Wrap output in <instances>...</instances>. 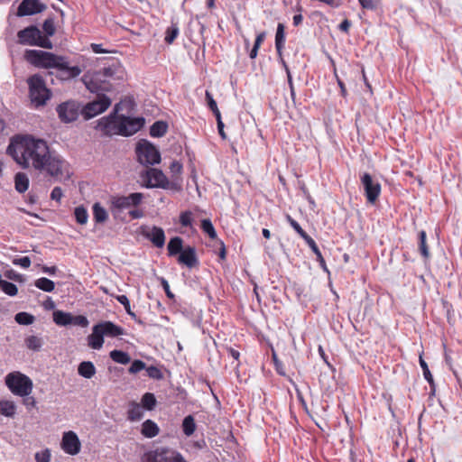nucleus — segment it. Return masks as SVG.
Here are the masks:
<instances>
[{
  "label": "nucleus",
  "mask_w": 462,
  "mask_h": 462,
  "mask_svg": "<svg viewBox=\"0 0 462 462\" xmlns=\"http://www.w3.org/2000/svg\"><path fill=\"white\" fill-rule=\"evenodd\" d=\"M7 153L23 169L30 167L58 178L63 174L65 162L50 151L46 141L31 135H16Z\"/></svg>",
  "instance_id": "nucleus-1"
},
{
  "label": "nucleus",
  "mask_w": 462,
  "mask_h": 462,
  "mask_svg": "<svg viewBox=\"0 0 462 462\" xmlns=\"http://www.w3.org/2000/svg\"><path fill=\"white\" fill-rule=\"evenodd\" d=\"M24 59L32 66L40 69H55L57 78L60 80H70L79 77L82 69L79 66H69L66 56L40 50H26Z\"/></svg>",
  "instance_id": "nucleus-2"
},
{
  "label": "nucleus",
  "mask_w": 462,
  "mask_h": 462,
  "mask_svg": "<svg viewBox=\"0 0 462 462\" xmlns=\"http://www.w3.org/2000/svg\"><path fill=\"white\" fill-rule=\"evenodd\" d=\"M120 103L116 104L113 111L97 121L96 130L105 136H131L144 125L143 117H130L119 115Z\"/></svg>",
  "instance_id": "nucleus-3"
},
{
  "label": "nucleus",
  "mask_w": 462,
  "mask_h": 462,
  "mask_svg": "<svg viewBox=\"0 0 462 462\" xmlns=\"http://www.w3.org/2000/svg\"><path fill=\"white\" fill-rule=\"evenodd\" d=\"M116 72L113 67L104 68L98 71H88L82 77L86 88L92 93L104 94L113 89L111 79Z\"/></svg>",
  "instance_id": "nucleus-4"
},
{
  "label": "nucleus",
  "mask_w": 462,
  "mask_h": 462,
  "mask_svg": "<svg viewBox=\"0 0 462 462\" xmlns=\"http://www.w3.org/2000/svg\"><path fill=\"white\" fill-rule=\"evenodd\" d=\"M26 83L32 106L38 109L46 106L52 97V92L47 87L44 78L40 74H33L27 79Z\"/></svg>",
  "instance_id": "nucleus-5"
},
{
  "label": "nucleus",
  "mask_w": 462,
  "mask_h": 462,
  "mask_svg": "<svg viewBox=\"0 0 462 462\" xmlns=\"http://www.w3.org/2000/svg\"><path fill=\"white\" fill-rule=\"evenodd\" d=\"M143 199V194L141 192L131 193L127 196L114 195L109 199V210L114 218H117L125 210L140 206Z\"/></svg>",
  "instance_id": "nucleus-6"
},
{
  "label": "nucleus",
  "mask_w": 462,
  "mask_h": 462,
  "mask_svg": "<svg viewBox=\"0 0 462 462\" xmlns=\"http://www.w3.org/2000/svg\"><path fill=\"white\" fill-rule=\"evenodd\" d=\"M18 43L22 45L38 46L44 49H52L51 41L43 36L35 25H30L17 32Z\"/></svg>",
  "instance_id": "nucleus-7"
},
{
  "label": "nucleus",
  "mask_w": 462,
  "mask_h": 462,
  "mask_svg": "<svg viewBox=\"0 0 462 462\" xmlns=\"http://www.w3.org/2000/svg\"><path fill=\"white\" fill-rule=\"evenodd\" d=\"M5 382L8 389L17 396L30 395L33 388L30 377L19 371L9 373L5 376Z\"/></svg>",
  "instance_id": "nucleus-8"
},
{
  "label": "nucleus",
  "mask_w": 462,
  "mask_h": 462,
  "mask_svg": "<svg viewBox=\"0 0 462 462\" xmlns=\"http://www.w3.org/2000/svg\"><path fill=\"white\" fill-rule=\"evenodd\" d=\"M143 462H187L184 457L176 449L168 447H157L145 452L142 457Z\"/></svg>",
  "instance_id": "nucleus-9"
},
{
  "label": "nucleus",
  "mask_w": 462,
  "mask_h": 462,
  "mask_svg": "<svg viewBox=\"0 0 462 462\" xmlns=\"http://www.w3.org/2000/svg\"><path fill=\"white\" fill-rule=\"evenodd\" d=\"M143 186L148 189L161 188L180 190V187L176 184H170L168 178L162 171L155 168H149L141 174Z\"/></svg>",
  "instance_id": "nucleus-10"
},
{
  "label": "nucleus",
  "mask_w": 462,
  "mask_h": 462,
  "mask_svg": "<svg viewBox=\"0 0 462 462\" xmlns=\"http://www.w3.org/2000/svg\"><path fill=\"white\" fill-rule=\"evenodd\" d=\"M136 155L138 162L143 165H153L161 161L160 152L146 140H142L137 143Z\"/></svg>",
  "instance_id": "nucleus-11"
},
{
  "label": "nucleus",
  "mask_w": 462,
  "mask_h": 462,
  "mask_svg": "<svg viewBox=\"0 0 462 462\" xmlns=\"http://www.w3.org/2000/svg\"><path fill=\"white\" fill-rule=\"evenodd\" d=\"M97 98L81 106V114L86 120L105 112L111 106V99L105 94H97Z\"/></svg>",
  "instance_id": "nucleus-12"
},
{
  "label": "nucleus",
  "mask_w": 462,
  "mask_h": 462,
  "mask_svg": "<svg viewBox=\"0 0 462 462\" xmlns=\"http://www.w3.org/2000/svg\"><path fill=\"white\" fill-rule=\"evenodd\" d=\"M56 112L60 122L69 124L79 118L81 114V105L75 100H67L57 106Z\"/></svg>",
  "instance_id": "nucleus-13"
},
{
  "label": "nucleus",
  "mask_w": 462,
  "mask_h": 462,
  "mask_svg": "<svg viewBox=\"0 0 462 462\" xmlns=\"http://www.w3.org/2000/svg\"><path fill=\"white\" fill-rule=\"evenodd\" d=\"M361 183L365 189V196L366 200L370 204H374L381 194V184L378 181H374L371 174L365 172L361 176Z\"/></svg>",
  "instance_id": "nucleus-14"
},
{
  "label": "nucleus",
  "mask_w": 462,
  "mask_h": 462,
  "mask_svg": "<svg viewBox=\"0 0 462 462\" xmlns=\"http://www.w3.org/2000/svg\"><path fill=\"white\" fill-rule=\"evenodd\" d=\"M140 230L141 235L151 241L154 246L158 248L163 247L165 244V234L162 227L156 226H142Z\"/></svg>",
  "instance_id": "nucleus-15"
},
{
  "label": "nucleus",
  "mask_w": 462,
  "mask_h": 462,
  "mask_svg": "<svg viewBox=\"0 0 462 462\" xmlns=\"http://www.w3.org/2000/svg\"><path fill=\"white\" fill-rule=\"evenodd\" d=\"M60 447L66 454L75 456L80 452L81 443L78 435L69 430L63 433Z\"/></svg>",
  "instance_id": "nucleus-16"
},
{
  "label": "nucleus",
  "mask_w": 462,
  "mask_h": 462,
  "mask_svg": "<svg viewBox=\"0 0 462 462\" xmlns=\"http://www.w3.org/2000/svg\"><path fill=\"white\" fill-rule=\"evenodd\" d=\"M46 8V5L39 0H23L18 6L17 15L27 16L42 13Z\"/></svg>",
  "instance_id": "nucleus-17"
},
{
  "label": "nucleus",
  "mask_w": 462,
  "mask_h": 462,
  "mask_svg": "<svg viewBox=\"0 0 462 462\" xmlns=\"http://www.w3.org/2000/svg\"><path fill=\"white\" fill-rule=\"evenodd\" d=\"M178 263L188 268H194L199 264L195 247L187 246L178 256Z\"/></svg>",
  "instance_id": "nucleus-18"
},
{
  "label": "nucleus",
  "mask_w": 462,
  "mask_h": 462,
  "mask_svg": "<svg viewBox=\"0 0 462 462\" xmlns=\"http://www.w3.org/2000/svg\"><path fill=\"white\" fill-rule=\"evenodd\" d=\"M97 326L101 329L104 337H116L125 334L124 328L112 321H102Z\"/></svg>",
  "instance_id": "nucleus-19"
},
{
  "label": "nucleus",
  "mask_w": 462,
  "mask_h": 462,
  "mask_svg": "<svg viewBox=\"0 0 462 462\" xmlns=\"http://www.w3.org/2000/svg\"><path fill=\"white\" fill-rule=\"evenodd\" d=\"M285 26L283 23H278L277 30L275 33V49L277 51V54L284 65L285 68H287V65L282 58V52L285 46Z\"/></svg>",
  "instance_id": "nucleus-20"
},
{
  "label": "nucleus",
  "mask_w": 462,
  "mask_h": 462,
  "mask_svg": "<svg viewBox=\"0 0 462 462\" xmlns=\"http://www.w3.org/2000/svg\"><path fill=\"white\" fill-rule=\"evenodd\" d=\"M88 345L92 349L97 350L104 345V336L97 325L92 328V333L88 337Z\"/></svg>",
  "instance_id": "nucleus-21"
},
{
  "label": "nucleus",
  "mask_w": 462,
  "mask_h": 462,
  "mask_svg": "<svg viewBox=\"0 0 462 462\" xmlns=\"http://www.w3.org/2000/svg\"><path fill=\"white\" fill-rule=\"evenodd\" d=\"M159 432H160V429H159L158 425L153 420H146L145 421L143 422L141 433L145 438H149V439L154 438L159 434Z\"/></svg>",
  "instance_id": "nucleus-22"
},
{
  "label": "nucleus",
  "mask_w": 462,
  "mask_h": 462,
  "mask_svg": "<svg viewBox=\"0 0 462 462\" xmlns=\"http://www.w3.org/2000/svg\"><path fill=\"white\" fill-rule=\"evenodd\" d=\"M183 240L180 236H175L170 239L167 250L169 256H175L177 254H180V252L183 251Z\"/></svg>",
  "instance_id": "nucleus-23"
},
{
  "label": "nucleus",
  "mask_w": 462,
  "mask_h": 462,
  "mask_svg": "<svg viewBox=\"0 0 462 462\" xmlns=\"http://www.w3.org/2000/svg\"><path fill=\"white\" fill-rule=\"evenodd\" d=\"M78 373L84 378L90 379L96 374V367L90 361L81 362L78 367Z\"/></svg>",
  "instance_id": "nucleus-24"
},
{
  "label": "nucleus",
  "mask_w": 462,
  "mask_h": 462,
  "mask_svg": "<svg viewBox=\"0 0 462 462\" xmlns=\"http://www.w3.org/2000/svg\"><path fill=\"white\" fill-rule=\"evenodd\" d=\"M143 417L142 406L137 402H131L127 411V419L130 421H138Z\"/></svg>",
  "instance_id": "nucleus-25"
},
{
  "label": "nucleus",
  "mask_w": 462,
  "mask_h": 462,
  "mask_svg": "<svg viewBox=\"0 0 462 462\" xmlns=\"http://www.w3.org/2000/svg\"><path fill=\"white\" fill-rule=\"evenodd\" d=\"M93 218L96 223L102 224L108 218L107 211L99 202H96L92 207Z\"/></svg>",
  "instance_id": "nucleus-26"
},
{
  "label": "nucleus",
  "mask_w": 462,
  "mask_h": 462,
  "mask_svg": "<svg viewBox=\"0 0 462 462\" xmlns=\"http://www.w3.org/2000/svg\"><path fill=\"white\" fill-rule=\"evenodd\" d=\"M14 187L19 193L25 192L29 188V179L24 172H17L14 176Z\"/></svg>",
  "instance_id": "nucleus-27"
},
{
  "label": "nucleus",
  "mask_w": 462,
  "mask_h": 462,
  "mask_svg": "<svg viewBox=\"0 0 462 462\" xmlns=\"http://www.w3.org/2000/svg\"><path fill=\"white\" fill-rule=\"evenodd\" d=\"M24 345L29 350L38 352L43 346V339L41 337L31 335L24 338Z\"/></svg>",
  "instance_id": "nucleus-28"
},
{
  "label": "nucleus",
  "mask_w": 462,
  "mask_h": 462,
  "mask_svg": "<svg viewBox=\"0 0 462 462\" xmlns=\"http://www.w3.org/2000/svg\"><path fill=\"white\" fill-rule=\"evenodd\" d=\"M53 321L58 326L71 325L72 314L62 310H55L52 314Z\"/></svg>",
  "instance_id": "nucleus-29"
},
{
  "label": "nucleus",
  "mask_w": 462,
  "mask_h": 462,
  "mask_svg": "<svg viewBox=\"0 0 462 462\" xmlns=\"http://www.w3.org/2000/svg\"><path fill=\"white\" fill-rule=\"evenodd\" d=\"M168 130V125L164 121H156L150 127V135L152 137H162Z\"/></svg>",
  "instance_id": "nucleus-30"
},
{
  "label": "nucleus",
  "mask_w": 462,
  "mask_h": 462,
  "mask_svg": "<svg viewBox=\"0 0 462 462\" xmlns=\"http://www.w3.org/2000/svg\"><path fill=\"white\" fill-rule=\"evenodd\" d=\"M16 406L13 401H0V413L5 417L13 418L15 414Z\"/></svg>",
  "instance_id": "nucleus-31"
},
{
  "label": "nucleus",
  "mask_w": 462,
  "mask_h": 462,
  "mask_svg": "<svg viewBox=\"0 0 462 462\" xmlns=\"http://www.w3.org/2000/svg\"><path fill=\"white\" fill-rule=\"evenodd\" d=\"M285 218L287 222L290 224V226L306 243L308 242V240L312 238L301 228L300 224L294 218H292L291 215L287 214L285 216Z\"/></svg>",
  "instance_id": "nucleus-32"
},
{
  "label": "nucleus",
  "mask_w": 462,
  "mask_h": 462,
  "mask_svg": "<svg viewBox=\"0 0 462 462\" xmlns=\"http://www.w3.org/2000/svg\"><path fill=\"white\" fill-rule=\"evenodd\" d=\"M285 218L287 222L290 224V226L306 243L308 242V240L312 238L301 228L300 224L294 218H292L291 215L287 214L285 216Z\"/></svg>",
  "instance_id": "nucleus-33"
},
{
  "label": "nucleus",
  "mask_w": 462,
  "mask_h": 462,
  "mask_svg": "<svg viewBox=\"0 0 462 462\" xmlns=\"http://www.w3.org/2000/svg\"><path fill=\"white\" fill-rule=\"evenodd\" d=\"M34 285L38 289H40V290H42L43 291H46V292H51L55 289L54 282L50 280V279H48V278H45V277H42V278L37 279L34 282Z\"/></svg>",
  "instance_id": "nucleus-34"
},
{
  "label": "nucleus",
  "mask_w": 462,
  "mask_h": 462,
  "mask_svg": "<svg viewBox=\"0 0 462 462\" xmlns=\"http://www.w3.org/2000/svg\"><path fill=\"white\" fill-rule=\"evenodd\" d=\"M182 430L188 437L191 436L195 432L196 423L192 415H188L184 418L182 421Z\"/></svg>",
  "instance_id": "nucleus-35"
},
{
  "label": "nucleus",
  "mask_w": 462,
  "mask_h": 462,
  "mask_svg": "<svg viewBox=\"0 0 462 462\" xmlns=\"http://www.w3.org/2000/svg\"><path fill=\"white\" fill-rule=\"evenodd\" d=\"M109 355L114 362L121 365H126L131 361L130 356L126 352L121 350H113Z\"/></svg>",
  "instance_id": "nucleus-36"
},
{
  "label": "nucleus",
  "mask_w": 462,
  "mask_h": 462,
  "mask_svg": "<svg viewBox=\"0 0 462 462\" xmlns=\"http://www.w3.org/2000/svg\"><path fill=\"white\" fill-rule=\"evenodd\" d=\"M310 248L311 249V251L315 254V255L317 256V261L319 263L320 266L324 269V270H328L327 269V265H326V262H325V259L320 252V250L319 249L316 242L314 241L313 238L308 240V242L306 243Z\"/></svg>",
  "instance_id": "nucleus-37"
},
{
  "label": "nucleus",
  "mask_w": 462,
  "mask_h": 462,
  "mask_svg": "<svg viewBox=\"0 0 462 462\" xmlns=\"http://www.w3.org/2000/svg\"><path fill=\"white\" fill-rule=\"evenodd\" d=\"M141 402L143 408L152 411L156 405V398L153 393H146L143 395Z\"/></svg>",
  "instance_id": "nucleus-38"
},
{
  "label": "nucleus",
  "mask_w": 462,
  "mask_h": 462,
  "mask_svg": "<svg viewBox=\"0 0 462 462\" xmlns=\"http://www.w3.org/2000/svg\"><path fill=\"white\" fill-rule=\"evenodd\" d=\"M426 237H427L426 232L424 230L420 231V233H419V249H420L421 255L427 259L430 256V252H429V248H428V245L426 243Z\"/></svg>",
  "instance_id": "nucleus-39"
},
{
  "label": "nucleus",
  "mask_w": 462,
  "mask_h": 462,
  "mask_svg": "<svg viewBox=\"0 0 462 462\" xmlns=\"http://www.w3.org/2000/svg\"><path fill=\"white\" fill-rule=\"evenodd\" d=\"M34 316L28 312H19L14 316V320L20 325H31L34 322Z\"/></svg>",
  "instance_id": "nucleus-40"
},
{
  "label": "nucleus",
  "mask_w": 462,
  "mask_h": 462,
  "mask_svg": "<svg viewBox=\"0 0 462 462\" xmlns=\"http://www.w3.org/2000/svg\"><path fill=\"white\" fill-rule=\"evenodd\" d=\"M200 227L203 232H205L209 236V238H217V235L210 219H203L201 221Z\"/></svg>",
  "instance_id": "nucleus-41"
},
{
  "label": "nucleus",
  "mask_w": 462,
  "mask_h": 462,
  "mask_svg": "<svg viewBox=\"0 0 462 462\" xmlns=\"http://www.w3.org/2000/svg\"><path fill=\"white\" fill-rule=\"evenodd\" d=\"M76 221L80 225H85L88 219V213L83 206L77 207L74 210Z\"/></svg>",
  "instance_id": "nucleus-42"
},
{
  "label": "nucleus",
  "mask_w": 462,
  "mask_h": 462,
  "mask_svg": "<svg viewBox=\"0 0 462 462\" xmlns=\"http://www.w3.org/2000/svg\"><path fill=\"white\" fill-rule=\"evenodd\" d=\"M179 32L180 31L176 24H172L171 26L168 27L165 32V42L168 44H171L178 37Z\"/></svg>",
  "instance_id": "nucleus-43"
},
{
  "label": "nucleus",
  "mask_w": 462,
  "mask_h": 462,
  "mask_svg": "<svg viewBox=\"0 0 462 462\" xmlns=\"http://www.w3.org/2000/svg\"><path fill=\"white\" fill-rule=\"evenodd\" d=\"M205 97L208 108L213 112L216 117H219L221 114L217 107V102L213 98L212 94L208 90H207L205 93Z\"/></svg>",
  "instance_id": "nucleus-44"
},
{
  "label": "nucleus",
  "mask_w": 462,
  "mask_h": 462,
  "mask_svg": "<svg viewBox=\"0 0 462 462\" xmlns=\"http://www.w3.org/2000/svg\"><path fill=\"white\" fill-rule=\"evenodd\" d=\"M42 29L45 32L43 36H47V38L53 36L56 32L54 19L52 17L47 18L42 24Z\"/></svg>",
  "instance_id": "nucleus-45"
},
{
  "label": "nucleus",
  "mask_w": 462,
  "mask_h": 462,
  "mask_svg": "<svg viewBox=\"0 0 462 462\" xmlns=\"http://www.w3.org/2000/svg\"><path fill=\"white\" fill-rule=\"evenodd\" d=\"M0 288L8 296L14 297V296L17 295V293H18L17 286L14 283L5 281V280L0 284Z\"/></svg>",
  "instance_id": "nucleus-46"
},
{
  "label": "nucleus",
  "mask_w": 462,
  "mask_h": 462,
  "mask_svg": "<svg viewBox=\"0 0 462 462\" xmlns=\"http://www.w3.org/2000/svg\"><path fill=\"white\" fill-rule=\"evenodd\" d=\"M419 362H420V365L422 369V372H423V375H424V378L425 380L430 384L432 385L433 384V376L429 369V366L427 365V363L425 362V360L423 359L422 356H420V359H419Z\"/></svg>",
  "instance_id": "nucleus-47"
},
{
  "label": "nucleus",
  "mask_w": 462,
  "mask_h": 462,
  "mask_svg": "<svg viewBox=\"0 0 462 462\" xmlns=\"http://www.w3.org/2000/svg\"><path fill=\"white\" fill-rule=\"evenodd\" d=\"M116 299L124 306L125 310L128 315H130L131 317H135V314L131 310L130 301L126 295H117L116 296Z\"/></svg>",
  "instance_id": "nucleus-48"
},
{
  "label": "nucleus",
  "mask_w": 462,
  "mask_h": 462,
  "mask_svg": "<svg viewBox=\"0 0 462 462\" xmlns=\"http://www.w3.org/2000/svg\"><path fill=\"white\" fill-rule=\"evenodd\" d=\"M145 369H146L147 375L150 378L156 379V380H161L163 378L162 372L157 366L151 365V366L146 367Z\"/></svg>",
  "instance_id": "nucleus-49"
},
{
  "label": "nucleus",
  "mask_w": 462,
  "mask_h": 462,
  "mask_svg": "<svg viewBox=\"0 0 462 462\" xmlns=\"http://www.w3.org/2000/svg\"><path fill=\"white\" fill-rule=\"evenodd\" d=\"M192 212L186 210L180 215V223L182 226H190L192 225Z\"/></svg>",
  "instance_id": "nucleus-50"
},
{
  "label": "nucleus",
  "mask_w": 462,
  "mask_h": 462,
  "mask_svg": "<svg viewBox=\"0 0 462 462\" xmlns=\"http://www.w3.org/2000/svg\"><path fill=\"white\" fill-rule=\"evenodd\" d=\"M51 453L49 448H45L35 454L36 462H51Z\"/></svg>",
  "instance_id": "nucleus-51"
},
{
  "label": "nucleus",
  "mask_w": 462,
  "mask_h": 462,
  "mask_svg": "<svg viewBox=\"0 0 462 462\" xmlns=\"http://www.w3.org/2000/svg\"><path fill=\"white\" fill-rule=\"evenodd\" d=\"M88 324H89V322H88L87 317H85L83 315H78V316L72 315L71 325L79 326L81 328H86L88 326Z\"/></svg>",
  "instance_id": "nucleus-52"
},
{
  "label": "nucleus",
  "mask_w": 462,
  "mask_h": 462,
  "mask_svg": "<svg viewBox=\"0 0 462 462\" xmlns=\"http://www.w3.org/2000/svg\"><path fill=\"white\" fill-rule=\"evenodd\" d=\"M145 368L146 366L144 362H143L142 360H134L132 363L131 366L129 367L128 371L130 374H136Z\"/></svg>",
  "instance_id": "nucleus-53"
},
{
  "label": "nucleus",
  "mask_w": 462,
  "mask_h": 462,
  "mask_svg": "<svg viewBox=\"0 0 462 462\" xmlns=\"http://www.w3.org/2000/svg\"><path fill=\"white\" fill-rule=\"evenodd\" d=\"M13 263L14 265H19L24 269H27L31 266V259L28 256H23L21 258H14L13 260Z\"/></svg>",
  "instance_id": "nucleus-54"
},
{
  "label": "nucleus",
  "mask_w": 462,
  "mask_h": 462,
  "mask_svg": "<svg viewBox=\"0 0 462 462\" xmlns=\"http://www.w3.org/2000/svg\"><path fill=\"white\" fill-rule=\"evenodd\" d=\"M23 404L26 407L28 411L36 408V399L33 396H23Z\"/></svg>",
  "instance_id": "nucleus-55"
},
{
  "label": "nucleus",
  "mask_w": 462,
  "mask_h": 462,
  "mask_svg": "<svg viewBox=\"0 0 462 462\" xmlns=\"http://www.w3.org/2000/svg\"><path fill=\"white\" fill-rule=\"evenodd\" d=\"M170 171L174 175H180L182 172V164L178 161H173L170 165Z\"/></svg>",
  "instance_id": "nucleus-56"
},
{
  "label": "nucleus",
  "mask_w": 462,
  "mask_h": 462,
  "mask_svg": "<svg viewBox=\"0 0 462 462\" xmlns=\"http://www.w3.org/2000/svg\"><path fill=\"white\" fill-rule=\"evenodd\" d=\"M63 196L62 189L60 187H55L51 193V199L58 202L60 201Z\"/></svg>",
  "instance_id": "nucleus-57"
},
{
  "label": "nucleus",
  "mask_w": 462,
  "mask_h": 462,
  "mask_svg": "<svg viewBox=\"0 0 462 462\" xmlns=\"http://www.w3.org/2000/svg\"><path fill=\"white\" fill-rule=\"evenodd\" d=\"M334 74H335V77H336V79H337V85H338V87H339V88H340L341 96H342V97H346V95H347V91H346V85H345V83H344V82H343V80H342V79L337 76V71H336V70H335Z\"/></svg>",
  "instance_id": "nucleus-58"
},
{
  "label": "nucleus",
  "mask_w": 462,
  "mask_h": 462,
  "mask_svg": "<svg viewBox=\"0 0 462 462\" xmlns=\"http://www.w3.org/2000/svg\"><path fill=\"white\" fill-rule=\"evenodd\" d=\"M217 119V130H218V134L219 135L221 136V138L223 140L226 139V134L224 131V123L222 121V118H221V116L219 117H216Z\"/></svg>",
  "instance_id": "nucleus-59"
},
{
  "label": "nucleus",
  "mask_w": 462,
  "mask_h": 462,
  "mask_svg": "<svg viewBox=\"0 0 462 462\" xmlns=\"http://www.w3.org/2000/svg\"><path fill=\"white\" fill-rule=\"evenodd\" d=\"M130 217L132 219H139L143 217V212L142 209H138L137 208H131L128 212Z\"/></svg>",
  "instance_id": "nucleus-60"
},
{
  "label": "nucleus",
  "mask_w": 462,
  "mask_h": 462,
  "mask_svg": "<svg viewBox=\"0 0 462 462\" xmlns=\"http://www.w3.org/2000/svg\"><path fill=\"white\" fill-rule=\"evenodd\" d=\"M90 48L93 51V52L98 53V54L99 53H110L111 52L110 51L103 49L102 45L101 44H97V43H91L90 44Z\"/></svg>",
  "instance_id": "nucleus-61"
},
{
  "label": "nucleus",
  "mask_w": 462,
  "mask_h": 462,
  "mask_svg": "<svg viewBox=\"0 0 462 462\" xmlns=\"http://www.w3.org/2000/svg\"><path fill=\"white\" fill-rule=\"evenodd\" d=\"M358 2L365 9L373 10L375 8V5L373 0H358Z\"/></svg>",
  "instance_id": "nucleus-62"
},
{
  "label": "nucleus",
  "mask_w": 462,
  "mask_h": 462,
  "mask_svg": "<svg viewBox=\"0 0 462 462\" xmlns=\"http://www.w3.org/2000/svg\"><path fill=\"white\" fill-rule=\"evenodd\" d=\"M162 285L163 287V290H164L167 297L170 299H173L174 294L171 292L168 282L163 278L162 279Z\"/></svg>",
  "instance_id": "nucleus-63"
},
{
  "label": "nucleus",
  "mask_w": 462,
  "mask_h": 462,
  "mask_svg": "<svg viewBox=\"0 0 462 462\" xmlns=\"http://www.w3.org/2000/svg\"><path fill=\"white\" fill-rule=\"evenodd\" d=\"M350 26H351V23L349 20L347 19H345L339 25H338V29L341 31V32H344L346 33H348L349 32V29H350Z\"/></svg>",
  "instance_id": "nucleus-64"
}]
</instances>
